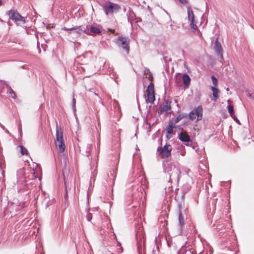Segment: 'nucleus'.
Returning <instances> with one entry per match:
<instances>
[{
	"label": "nucleus",
	"mask_w": 254,
	"mask_h": 254,
	"mask_svg": "<svg viewBox=\"0 0 254 254\" xmlns=\"http://www.w3.org/2000/svg\"><path fill=\"white\" fill-rule=\"evenodd\" d=\"M164 171L169 175L170 182L173 180L178 182L179 181L181 172L179 168L172 164H167L164 166Z\"/></svg>",
	"instance_id": "obj_1"
},
{
	"label": "nucleus",
	"mask_w": 254,
	"mask_h": 254,
	"mask_svg": "<svg viewBox=\"0 0 254 254\" xmlns=\"http://www.w3.org/2000/svg\"><path fill=\"white\" fill-rule=\"evenodd\" d=\"M56 146L59 148L61 152H63L65 150V144L63 139V132L61 127L56 125Z\"/></svg>",
	"instance_id": "obj_2"
},
{
	"label": "nucleus",
	"mask_w": 254,
	"mask_h": 254,
	"mask_svg": "<svg viewBox=\"0 0 254 254\" xmlns=\"http://www.w3.org/2000/svg\"><path fill=\"white\" fill-rule=\"evenodd\" d=\"M172 150V146L168 143H166L163 147H158L157 149V153L161 158H167L171 156Z\"/></svg>",
	"instance_id": "obj_3"
},
{
	"label": "nucleus",
	"mask_w": 254,
	"mask_h": 254,
	"mask_svg": "<svg viewBox=\"0 0 254 254\" xmlns=\"http://www.w3.org/2000/svg\"><path fill=\"white\" fill-rule=\"evenodd\" d=\"M7 13L9 16V18L18 24H23L25 23V17L22 16L17 11L15 10H10Z\"/></svg>",
	"instance_id": "obj_4"
},
{
	"label": "nucleus",
	"mask_w": 254,
	"mask_h": 254,
	"mask_svg": "<svg viewBox=\"0 0 254 254\" xmlns=\"http://www.w3.org/2000/svg\"><path fill=\"white\" fill-rule=\"evenodd\" d=\"M203 109L202 106H198L197 108L191 111L189 114V118L191 121L196 119V122L200 121L202 118Z\"/></svg>",
	"instance_id": "obj_5"
},
{
	"label": "nucleus",
	"mask_w": 254,
	"mask_h": 254,
	"mask_svg": "<svg viewBox=\"0 0 254 254\" xmlns=\"http://www.w3.org/2000/svg\"><path fill=\"white\" fill-rule=\"evenodd\" d=\"M146 101L147 103L153 104L155 101V95L154 90V85L150 82L147 87L146 91Z\"/></svg>",
	"instance_id": "obj_6"
},
{
	"label": "nucleus",
	"mask_w": 254,
	"mask_h": 254,
	"mask_svg": "<svg viewBox=\"0 0 254 254\" xmlns=\"http://www.w3.org/2000/svg\"><path fill=\"white\" fill-rule=\"evenodd\" d=\"M104 9L106 15L113 14L114 12H117L121 9V7L117 4L109 2L108 4L104 6Z\"/></svg>",
	"instance_id": "obj_7"
},
{
	"label": "nucleus",
	"mask_w": 254,
	"mask_h": 254,
	"mask_svg": "<svg viewBox=\"0 0 254 254\" xmlns=\"http://www.w3.org/2000/svg\"><path fill=\"white\" fill-rule=\"evenodd\" d=\"M117 42L118 45L121 47L127 54H128L129 51V40L128 38L125 37H119L117 39Z\"/></svg>",
	"instance_id": "obj_8"
},
{
	"label": "nucleus",
	"mask_w": 254,
	"mask_h": 254,
	"mask_svg": "<svg viewBox=\"0 0 254 254\" xmlns=\"http://www.w3.org/2000/svg\"><path fill=\"white\" fill-rule=\"evenodd\" d=\"M187 12L188 19L190 22V26L194 30H196L197 28V26L196 25V22L195 20L193 12L190 7H188Z\"/></svg>",
	"instance_id": "obj_9"
},
{
	"label": "nucleus",
	"mask_w": 254,
	"mask_h": 254,
	"mask_svg": "<svg viewBox=\"0 0 254 254\" xmlns=\"http://www.w3.org/2000/svg\"><path fill=\"white\" fill-rule=\"evenodd\" d=\"M86 29L87 27H84L83 26L79 27H74L69 28H66L65 27H64L62 28V29L65 31L76 30V32L78 34H81L82 32H83L85 34H89L88 31H87Z\"/></svg>",
	"instance_id": "obj_10"
},
{
	"label": "nucleus",
	"mask_w": 254,
	"mask_h": 254,
	"mask_svg": "<svg viewBox=\"0 0 254 254\" xmlns=\"http://www.w3.org/2000/svg\"><path fill=\"white\" fill-rule=\"evenodd\" d=\"M214 49L217 56L221 59L223 60V49L221 43L218 41L217 38L215 42Z\"/></svg>",
	"instance_id": "obj_11"
},
{
	"label": "nucleus",
	"mask_w": 254,
	"mask_h": 254,
	"mask_svg": "<svg viewBox=\"0 0 254 254\" xmlns=\"http://www.w3.org/2000/svg\"><path fill=\"white\" fill-rule=\"evenodd\" d=\"M136 239L138 249L141 247L142 243L144 244V234L142 232H138L136 234Z\"/></svg>",
	"instance_id": "obj_12"
},
{
	"label": "nucleus",
	"mask_w": 254,
	"mask_h": 254,
	"mask_svg": "<svg viewBox=\"0 0 254 254\" xmlns=\"http://www.w3.org/2000/svg\"><path fill=\"white\" fill-rule=\"evenodd\" d=\"M173 128L174 127L173 126L172 122H170L169 124L166 127V130L167 133L166 135V137L168 139H170L173 135Z\"/></svg>",
	"instance_id": "obj_13"
},
{
	"label": "nucleus",
	"mask_w": 254,
	"mask_h": 254,
	"mask_svg": "<svg viewBox=\"0 0 254 254\" xmlns=\"http://www.w3.org/2000/svg\"><path fill=\"white\" fill-rule=\"evenodd\" d=\"M161 112H165L166 113L170 114L171 113V107L170 104L168 101H165L161 108Z\"/></svg>",
	"instance_id": "obj_14"
},
{
	"label": "nucleus",
	"mask_w": 254,
	"mask_h": 254,
	"mask_svg": "<svg viewBox=\"0 0 254 254\" xmlns=\"http://www.w3.org/2000/svg\"><path fill=\"white\" fill-rule=\"evenodd\" d=\"M179 138L183 142H190V136L187 132H181L179 134Z\"/></svg>",
	"instance_id": "obj_15"
},
{
	"label": "nucleus",
	"mask_w": 254,
	"mask_h": 254,
	"mask_svg": "<svg viewBox=\"0 0 254 254\" xmlns=\"http://www.w3.org/2000/svg\"><path fill=\"white\" fill-rule=\"evenodd\" d=\"M85 27H87V31H88L89 34H87L88 35H91L92 34H100L101 32V30L99 28L94 27V26H91L90 27V30L88 29V25L86 26Z\"/></svg>",
	"instance_id": "obj_16"
},
{
	"label": "nucleus",
	"mask_w": 254,
	"mask_h": 254,
	"mask_svg": "<svg viewBox=\"0 0 254 254\" xmlns=\"http://www.w3.org/2000/svg\"><path fill=\"white\" fill-rule=\"evenodd\" d=\"M211 89L212 91V95H213V99L212 100H213L214 101H215L219 97V94L220 92V90H218L216 87H211Z\"/></svg>",
	"instance_id": "obj_17"
},
{
	"label": "nucleus",
	"mask_w": 254,
	"mask_h": 254,
	"mask_svg": "<svg viewBox=\"0 0 254 254\" xmlns=\"http://www.w3.org/2000/svg\"><path fill=\"white\" fill-rule=\"evenodd\" d=\"M183 81L184 85L188 86L190 83V78L187 74H185L183 76Z\"/></svg>",
	"instance_id": "obj_18"
},
{
	"label": "nucleus",
	"mask_w": 254,
	"mask_h": 254,
	"mask_svg": "<svg viewBox=\"0 0 254 254\" xmlns=\"http://www.w3.org/2000/svg\"><path fill=\"white\" fill-rule=\"evenodd\" d=\"M18 147L20 149V153L22 155H26L27 156L29 155V152L26 148H25L24 146L22 145H20L18 146Z\"/></svg>",
	"instance_id": "obj_19"
},
{
	"label": "nucleus",
	"mask_w": 254,
	"mask_h": 254,
	"mask_svg": "<svg viewBox=\"0 0 254 254\" xmlns=\"http://www.w3.org/2000/svg\"><path fill=\"white\" fill-rule=\"evenodd\" d=\"M187 116V115L186 114H179L177 117L175 119V123H178L180 121H181L182 119H183V118L186 117Z\"/></svg>",
	"instance_id": "obj_20"
},
{
	"label": "nucleus",
	"mask_w": 254,
	"mask_h": 254,
	"mask_svg": "<svg viewBox=\"0 0 254 254\" xmlns=\"http://www.w3.org/2000/svg\"><path fill=\"white\" fill-rule=\"evenodd\" d=\"M179 221L181 226H184L185 225V221L183 216L182 212L180 211L179 214Z\"/></svg>",
	"instance_id": "obj_21"
},
{
	"label": "nucleus",
	"mask_w": 254,
	"mask_h": 254,
	"mask_svg": "<svg viewBox=\"0 0 254 254\" xmlns=\"http://www.w3.org/2000/svg\"><path fill=\"white\" fill-rule=\"evenodd\" d=\"M211 79H212L213 84L214 85L213 87H216V86L218 85V80H217V79L214 75H212L211 76Z\"/></svg>",
	"instance_id": "obj_22"
},
{
	"label": "nucleus",
	"mask_w": 254,
	"mask_h": 254,
	"mask_svg": "<svg viewBox=\"0 0 254 254\" xmlns=\"http://www.w3.org/2000/svg\"><path fill=\"white\" fill-rule=\"evenodd\" d=\"M228 110L230 115L232 117L234 115L233 107L232 106L229 105L228 106Z\"/></svg>",
	"instance_id": "obj_23"
},
{
	"label": "nucleus",
	"mask_w": 254,
	"mask_h": 254,
	"mask_svg": "<svg viewBox=\"0 0 254 254\" xmlns=\"http://www.w3.org/2000/svg\"><path fill=\"white\" fill-rule=\"evenodd\" d=\"M8 94L10 97H11L12 98L15 99V94L14 91L11 89H9Z\"/></svg>",
	"instance_id": "obj_24"
},
{
	"label": "nucleus",
	"mask_w": 254,
	"mask_h": 254,
	"mask_svg": "<svg viewBox=\"0 0 254 254\" xmlns=\"http://www.w3.org/2000/svg\"><path fill=\"white\" fill-rule=\"evenodd\" d=\"M75 104H76V100L75 99L73 98L72 99V108H73V110H75Z\"/></svg>",
	"instance_id": "obj_25"
},
{
	"label": "nucleus",
	"mask_w": 254,
	"mask_h": 254,
	"mask_svg": "<svg viewBox=\"0 0 254 254\" xmlns=\"http://www.w3.org/2000/svg\"><path fill=\"white\" fill-rule=\"evenodd\" d=\"M64 185L65 186V194L64 195V197L65 198H66L67 196V187L66 186V182L65 181H64Z\"/></svg>",
	"instance_id": "obj_26"
},
{
	"label": "nucleus",
	"mask_w": 254,
	"mask_h": 254,
	"mask_svg": "<svg viewBox=\"0 0 254 254\" xmlns=\"http://www.w3.org/2000/svg\"><path fill=\"white\" fill-rule=\"evenodd\" d=\"M91 219H92V216H91V214H88L87 215V219L89 221H91Z\"/></svg>",
	"instance_id": "obj_27"
},
{
	"label": "nucleus",
	"mask_w": 254,
	"mask_h": 254,
	"mask_svg": "<svg viewBox=\"0 0 254 254\" xmlns=\"http://www.w3.org/2000/svg\"><path fill=\"white\" fill-rule=\"evenodd\" d=\"M179 1L181 3L184 4H185L188 2L187 0H179Z\"/></svg>",
	"instance_id": "obj_28"
},
{
	"label": "nucleus",
	"mask_w": 254,
	"mask_h": 254,
	"mask_svg": "<svg viewBox=\"0 0 254 254\" xmlns=\"http://www.w3.org/2000/svg\"><path fill=\"white\" fill-rule=\"evenodd\" d=\"M110 173H111V175L113 176V179H114L115 178V175H114V173H115L114 171L112 170V172L110 171Z\"/></svg>",
	"instance_id": "obj_29"
},
{
	"label": "nucleus",
	"mask_w": 254,
	"mask_h": 254,
	"mask_svg": "<svg viewBox=\"0 0 254 254\" xmlns=\"http://www.w3.org/2000/svg\"><path fill=\"white\" fill-rule=\"evenodd\" d=\"M248 96L250 98H252V99H253V96H254V94H251L249 93V94H248Z\"/></svg>",
	"instance_id": "obj_30"
},
{
	"label": "nucleus",
	"mask_w": 254,
	"mask_h": 254,
	"mask_svg": "<svg viewBox=\"0 0 254 254\" xmlns=\"http://www.w3.org/2000/svg\"><path fill=\"white\" fill-rule=\"evenodd\" d=\"M96 174H97V171H94L93 172V176H94L96 175Z\"/></svg>",
	"instance_id": "obj_31"
},
{
	"label": "nucleus",
	"mask_w": 254,
	"mask_h": 254,
	"mask_svg": "<svg viewBox=\"0 0 254 254\" xmlns=\"http://www.w3.org/2000/svg\"><path fill=\"white\" fill-rule=\"evenodd\" d=\"M87 147L89 149H90L91 147V144H88Z\"/></svg>",
	"instance_id": "obj_32"
},
{
	"label": "nucleus",
	"mask_w": 254,
	"mask_h": 254,
	"mask_svg": "<svg viewBox=\"0 0 254 254\" xmlns=\"http://www.w3.org/2000/svg\"><path fill=\"white\" fill-rule=\"evenodd\" d=\"M18 128H19V130L21 129V125H20L19 126V127H18Z\"/></svg>",
	"instance_id": "obj_33"
},
{
	"label": "nucleus",
	"mask_w": 254,
	"mask_h": 254,
	"mask_svg": "<svg viewBox=\"0 0 254 254\" xmlns=\"http://www.w3.org/2000/svg\"><path fill=\"white\" fill-rule=\"evenodd\" d=\"M2 1L1 0H0V5H1L2 4Z\"/></svg>",
	"instance_id": "obj_34"
},
{
	"label": "nucleus",
	"mask_w": 254,
	"mask_h": 254,
	"mask_svg": "<svg viewBox=\"0 0 254 254\" xmlns=\"http://www.w3.org/2000/svg\"><path fill=\"white\" fill-rule=\"evenodd\" d=\"M226 90H227V91H228L229 90V88H227L226 89Z\"/></svg>",
	"instance_id": "obj_35"
},
{
	"label": "nucleus",
	"mask_w": 254,
	"mask_h": 254,
	"mask_svg": "<svg viewBox=\"0 0 254 254\" xmlns=\"http://www.w3.org/2000/svg\"><path fill=\"white\" fill-rule=\"evenodd\" d=\"M178 254H180V253H179V252H178Z\"/></svg>",
	"instance_id": "obj_36"
}]
</instances>
